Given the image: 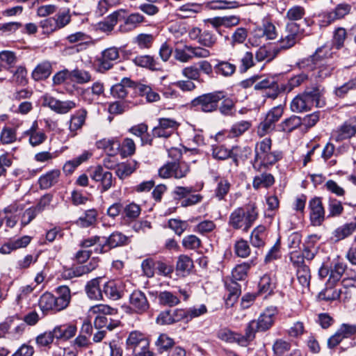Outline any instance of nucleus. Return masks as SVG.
<instances>
[{"label":"nucleus","instance_id":"nucleus-21","mask_svg":"<svg viewBox=\"0 0 356 356\" xmlns=\"http://www.w3.org/2000/svg\"><path fill=\"white\" fill-rule=\"evenodd\" d=\"M104 249L110 250L128 243V237L119 232L112 233L107 238L102 237Z\"/></svg>","mask_w":356,"mask_h":356},{"label":"nucleus","instance_id":"nucleus-64","mask_svg":"<svg viewBox=\"0 0 356 356\" xmlns=\"http://www.w3.org/2000/svg\"><path fill=\"white\" fill-rule=\"evenodd\" d=\"M222 102L220 106H218L220 112L224 115H232L234 112L235 104L234 101L229 97L225 96L224 99H221Z\"/></svg>","mask_w":356,"mask_h":356},{"label":"nucleus","instance_id":"nucleus-52","mask_svg":"<svg viewBox=\"0 0 356 356\" xmlns=\"http://www.w3.org/2000/svg\"><path fill=\"white\" fill-rule=\"evenodd\" d=\"M302 123L301 118L296 115H292L290 118L283 121L280 127L281 130L284 132H291L297 127H298Z\"/></svg>","mask_w":356,"mask_h":356},{"label":"nucleus","instance_id":"nucleus-51","mask_svg":"<svg viewBox=\"0 0 356 356\" xmlns=\"http://www.w3.org/2000/svg\"><path fill=\"white\" fill-rule=\"evenodd\" d=\"M254 265V263L253 261H250V262H243L237 265L232 272L233 278L236 280H243L246 277L248 270Z\"/></svg>","mask_w":356,"mask_h":356},{"label":"nucleus","instance_id":"nucleus-31","mask_svg":"<svg viewBox=\"0 0 356 356\" xmlns=\"http://www.w3.org/2000/svg\"><path fill=\"white\" fill-rule=\"evenodd\" d=\"M117 314V309L108 305L98 304L90 307L88 310L89 317L107 316Z\"/></svg>","mask_w":356,"mask_h":356},{"label":"nucleus","instance_id":"nucleus-59","mask_svg":"<svg viewBox=\"0 0 356 356\" xmlns=\"http://www.w3.org/2000/svg\"><path fill=\"white\" fill-rule=\"evenodd\" d=\"M193 267L192 259L186 255H181L179 257L176 268L177 271L185 273L189 272Z\"/></svg>","mask_w":356,"mask_h":356},{"label":"nucleus","instance_id":"nucleus-25","mask_svg":"<svg viewBox=\"0 0 356 356\" xmlns=\"http://www.w3.org/2000/svg\"><path fill=\"white\" fill-rule=\"evenodd\" d=\"M100 277H97L89 281L86 285V293L87 296L93 300H101L103 299V291L99 286Z\"/></svg>","mask_w":356,"mask_h":356},{"label":"nucleus","instance_id":"nucleus-16","mask_svg":"<svg viewBox=\"0 0 356 356\" xmlns=\"http://www.w3.org/2000/svg\"><path fill=\"white\" fill-rule=\"evenodd\" d=\"M333 52L330 45H324L318 48L315 53L307 60V65H318L320 63H328L332 57Z\"/></svg>","mask_w":356,"mask_h":356},{"label":"nucleus","instance_id":"nucleus-15","mask_svg":"<svg viewBox=\"0 0 356 356\" xmlns=\"http://www.w3.org/2000/svg\"><path fill=\"white\" fill-rule=\"evenodd\" d=\"M137 83L129 78L124 77L120 83L111 87V93L115 98L124 99L128 94L127 88H132L136 90Z\"/></svg>","mask_w":356,"mask_h":356},{"label":"nucleus","instance_id":"nucleus-17","mask_svg":"<svg viewBox=\"0 0 356 356\" xmlns=\"http://www.w3.org/2000/svg\"><path fill=\"white\" fill-rule=\"evenodd\" d=\"M77 331L74 323H65L56 326L53 329L55 338L57 339L68 340L75 336Z\"/></svg>","mask_w":356,"mask_h":356},{"label":"nucleus","instance_id":"nucleus-29","mask_svg":"<svg viewBox=\"0 0 356 356\" xmlns=\"http://www.w3.org/2000/svg\"><path fill=\"white\" fill-rule=\"evenodd\" d=\"M280 53L278 47H268L262 46L259 47L255 54L256 59L258 62L266 61L270 62Z\"/></svg>","mask_w":356,"mask_h":356},{"label":"nucleus","instance_id":"nucleus-61","mask_svg":"<svg viewBox=\"0 0 356 356\" xmlns=\"http://www.w3.org/2000/svg\"><path fill=\"white\" fill-rule=\"evenodd\" d=\"M40 27L42 29V33L46 35L51 34L58 31L54 17L41 20Z\"/></svg>","mask_w":356,"mask_h":356},{"label":"nucleus","instance_id":"nucleus-53","mask_svg":"<svg viewBox=\"0 0 356 356\" xmlns=\"http://www.w3.org/2000/svg\"><path fill=\"white\" fill-rule=\"evenodd\" d=\"M216 72L224 76H229L232 75L235 70L236 66L227 61H220L214 67Z\"/></svg>","mask_w":356,"mask_h":356},{"label":"nucleus","instance_id":"nucleus-18","mask_svg":"<svg viewBox=\"0 0 356 356\" xmlns=\"http://www.w3.org/2000/svg\"><path fill=\"white\" fill-rule=\"evenodd\" d=\"M277 311L275 308L266 309L256 321V323L260 330L264 332L268 330L274 323Z\"/></svg>","mask_w":356,"mask_h":356},{"label":"nucleus","instance_id":"nucleus-36","mask_svg":"<svg viewBox=\"0 0 356 356\" xmlns=\"http://www.w3.org/2000/svg\"><path fill=\"white\" fill-rule=\"evenodd\" d=\"M266 236V227L263 225H259L251 233L250 243L254 247H263L265 244Z\"/></svg>","mask_w":356,"mask_h":356},{"label":"nucleus","instance_id":"nucleus-34","mask_svg":"<svg viewBox=\"0 0 356 356\" xmlns=\"http://www.w3.org/2000/svg\"><path fill=\"white\" fill-rule=\"evenodd\" d=\"M297 279L299 284L302 287V292L305 290H309L311 280L310 269L307 265H300L297 268Z\"/></svg>","mask_w":356,"mask_h":356},{"label":"nucleus","instance_id":"nucleus-22","mask_svg":"<svg viewBox=\"0 0 356 356\" xmlns=\"http://www.w3.org/2000/svg\"><path fill=\"white\" fill-rule=\"evenodd\" d=\"M254 88L255 90L270 89L271 92H266V95L272 99L276 98L279 92L278 84L274 78H265L257 82Z\"/></svg>","mask_w":356,"mask_h":356},{"label":"nucleus","instance_id":"nucleus-2","mask_svg":"<svg viewBox=\"0 0 356 356\" xmlns=\"http://www.w3.org/2000/svg\"><path fill=\"white\" fill-rule=\"evenodd\" d=\"M257 217L258 212L254 204L245 208L238 207L230 213L229 225L235 229H243V232H247Z\"/></svg>","mask_w":356,"mask_h":356},{"label":"nucleus","instance_id":"nucleus-27","mask_svg":"<svg viewBox=\"0 0 356 356\" xmlns=\"http://www.w3.org/2000/svg\"><path fill=\"white\" fill-rule=\"evenodd\" d=\"M282 158V152L278 151L269 152L266 154L259 159V163H254L253 168L257 171H260L262 166L268 167L274 165Z\"/></svg>","mask_w":356,"mask_h":356},{"label":"nucleus","instance_id":"nucleus-30","mask_svg":"<svg viewBox=\"0 0 356 356\" xmlns=\"http://www.w3.org/2000/svg\"><path fill=\"white\" fill-rule=\"evenodd\" d=\"M312 65L313 76L321 79L330 76L335 68V66L329 63H320L318 65Z\"/></svg>","mask_w":356,"mask_h":356},{"label":"nucleus","instance_id":"nucleus-35","mask_svg":"<svg viewBox=\"0 0 356 356\" xmlns=\"http://www.w3.org/2000/svg\"><path fill=\"white\" fill-rule=\"evenodd\" d=\"M259 331L256 321H251L245 327V334H240L241 346H247L254 339L255 333Z\"/></svg>","mask_w":356,"mask_h":356},{"label":"nucleus","instance_id":"nucleus-62","mask_svg":"<svg viewBox=\"0 0 356 356\" xmlns=\"http://www.w3.org/2000/svg\"><path fill=\"white\" fill-rule=\"evenodd\" d=\"M0 140L3 144H10L17 140L16 130L11 128H3L0 134Z\"/></svg>","mask_w":356,"mask_h":356},{"label":"nucleus","instance_id":"nucleus-14","mask_svg":"<svg viewBox=\"0 0 356 356\" xmlns=\"http://www.w3.org/2000/svg\"><path fill=\"white\" fill-rule=\"evenodd\" d=\"M24 136L29 137V142L32 147H36L42 144L47 140V135L43 130L40 129L38 123L35 120L31 127L24 131Z\"/></svg>","mask_w":356,"mask_h":356},{"label":"nucleus","instance_id":"nucleus-58","mask_svg":"<svg viewBox=\"0 0 356 356\" xmlns=\"http://www.w3.org/2000/svg\"><path fill=\"white\" fill-rule=\"evenodd\" d=\"M234 252L239 257H248L250 254V248L248 241L243 239L236 241L234 245Z\"/></svg>","mask_w":356,"mask_h":356},{"label":"nucleus","instance_id":"nucleus-32","mask_svg":"<svg viewBox=\"0 0 356 356\" xmlns=\"http://www.w3.org/2000/svg\"><path fill=\"white\" fill-rule=\"evenodd\" d=\"M51 73V65L49 61L39 63L32 72V77L35 81L47 79Z\"/></svg>","mask_w":356,"mask_h":356},{"label":"nucleus","instance_id":"nucleus-63","mask_svg":"<svg viewBox=\"0 0 356 356\" xmlns=\"http://www.w3.org/2000/svg\"><path fill=\"white\" fill-rule=\"evenodd\" d=\"M190 170L189 165L184 161L175 162L173 172L174 177L181 179L186 176Z\"/></svg>","mask_w":356,"mask_h":356},{"label":"nucleus","instance_id":"nucleus-33","mask_svg":"<svg viewBox=\"0 0 356 356\" xmlns=\"http://www.w3.org/2000/svg\"><path fill=\"white\" fill-rule=\"evenodd\" d=\"M275 183V178L270 173H261L254 177L252 186L257 190L260 188H270Z\"/></svg>","mask_w":356,"mask_h":356},{"label":"nucleus","instance_id":"nucleus-48","mask_svg":"<svg viewBox=\"0 0 356 356\" xmlns=\"http://www.w3.org/2000/svg\"><path fill=\"white\" fill-rule=\"evenodd\" d=\"M218 337L227 343H237L241 346L240 333L233 332L227 328H223L218 331Z\"/></svg>","mask_w":356,"mask_h":356},{"label":"nucleus","instance_id":"nucleus-8","mask_svg":"<svg viewBox=\"0 0 356 356\" xmlns=\"http://www.w3.org/2000/svg\"><path fill=\"white\" fill-rule=\"evenodd\" d=\"M42 99L44 106L49 107L52 111L60 114H65L76 106L73 101H60L48 94L43 95Z\"/></svg>","mask_w":356,"mask_h":356},{"label":"nucleus","instance_id":"nucleus-10","mask_svg":"<svg viewBox=\"0 0 356 356\" xmlns=\"http://www.w3.org/2000/svg\"><path fill=\"white\" fill-rule=\"evenodd\" d=\"M125 283L120 280H109L104 284L103 292L105 296L111 300L120 299L124 294Z\"/></svg>","mask_w":356,"mask_h":356},{"label":"nucleus","instance_id":"nucleus-9","mask_svg":"<svg viewBox=\"0 0 356 356\" xmlns=\"http://www.w3.org/2000/svg\"><path fill=\"white\" fill-rule=\"evenodd\" d=\"M356 134V116L350 118L332 134V138L337 142L349 139Z\"/></svg>","mask_w":356,"mask_h":356},{"label":"nucleus","instance_id":"nucleus-4","mask_svg":"<svg viewBox=\"0 0 356 356\" xmlns=\"http://www.w3.org/2000/svg\"><path fill=\"white\" fill-rule=\"evenodd\" d=\"M119 57L120 53L118 48L113 47L104 49L100 56L95 58V65L97 71L104 73L111 70Z\"/></svg>","mask_w":356,"mask_h":356},{"label":"nucleus","instance_id":"nucleus-3","mask_svg":"<svg viewBox=\"0 0 356 356\" xmlns=\"http://www.w3.org/2000/svg\"><path fill=\"white\" fill-rule=\"evenodd\" d=\"M224 97L225 93L223 91H214L195 97L191 101V105L202 112L212 113L217 111L219 102Z\"/></svg>","mask_w":356,"mask_h":356},{"label":"nucleus","instance_id":"nucleus-5","mask_svg":"<svg viewBox=\"0 0 356 356\" xmlns=\"http://www.w3.org/2000/svg\"><path fill=\"white\" fill-rule=\"evenodd\" d=\"M300 38L301 33L299 25L295 22L287 23L284 34L279 40L280 51L291 48L300 40Z\"/></svg>","mask_w":356,"mask_h":356},{"label":"nucleus","instance_id":"nucleus-7","mask_svg":"<svg viewBox=\"0 0 356 356\" xmlns=\"http://www.w3.org/2000/svg\"><path fill=\"white\" fill-rule=\"evenodd\" d=\"M133 313L142 314L149 308V301L145 294L140 291H134L129 297V307Z\"/></svg>","mask_w":356,"mask_h":356},{"label":"nucleus","instance_id":"nucleus-23","mask_svg":"<svg viewBox=\"0 0 356 356\" xmlns=\"http://www.w3.org/2000/svg\"><path fill=\"white\" fill-rule=\"evenodd\" d=\"M31 242V237L24 236L19 238L10 241L5 243L0 248V252L2 254H9L12 251L26 247Z\"/></svg>","mask_w":356,"mask_h":356},{"label":"nucleus","instance_id":"nucleus-28","mask_svg":"<svg viewBox=\"0 0 356 356\" xmlns=\"http://www.w3.org/2000/svg\"><path fill=\"white\" fill-rule=\"evenodd\" d=\"M38 305L43 312L49 311L58 312L55 296L51 293L46 292L43 293L39 299Z\"/></svg>","mask_w":356,"mask_h":356},{"label":"nucleus","instance_id":"nucleus-60","mask_svg":"<svg viewBox=\"0 0 356 356\" xmlns=\"http://www.w3.org/2000/svg\"><path fill=\"white\" fill-rule=\"evenodd\" d=\"M120 149H121L122 156H129L135 153L136 145L132 139L126 138L123 140L122 144H120Z\"/></svg>","mask_w":356,"mask_h":356},{"label":"nucleus","instance_id":"nucleus-24","mask_svg":"<svg viewBox=\"0 0 356 356\" xmlns=\"http://www.w3.org/2000/svg\"><path fill=\"white\" fill-rule=\"evenodd\" d=\"M356 230V218L337 227L333 232L335 241H339L350 236Z\"/></svg>","mask_w":356,"mask_h":356},{"label":"nucleus","instance_id":"nucleus-13","mask_svg":"<svg viewBox=\"0 0 356 356\" xmlns=\"http://www.w3.org/2000/svg\"><path fill=\"white\" fill-rule=\"evenodd\" d=\"M87 115L88 111L85 108L79 109L71 115L69 122V131L71 136H75L77 134V131L83 127Z\"/></svg>","mask_w":356,"mask_h":356},{"label":"nucleus","instance_id":"nucleus-56","mask_svg":"<svg viewBox=\"0 0 356 356\" xmlns=\"http://www.w3.org/2000/svg\"><path fill=\"white\" fill-rule=\"evenodd\" d=\"M305 15V10L300 6H294L290 8L286 14V18L293 22L301 19Z\"/></svg>","mask_w":356,"mask_h":356},{"label":"nucleus","instance_id":"nucleus-55","mask_svg":"<svg viewBox=\"0 0 356 356\" xmlns=\"http://www.w3.org/2000/svg\"><path fill=\"white\" fill-rule=\"evenodd\" d=\"M202 6L197 3H186L180 6L178 10L183 14H180L182 17H191L195 14L201 11Z\"/></svg>","mask_w":356,"mask_h":356},{"label":"nucleus","instance_id":"nucleus-44","mask_svg":"<svg viewBox=\"0 0 356 356\" xmlns=\"http://www.w3.org/2000/svg\"><path fill=\"white\" fill-rule=\"evenodd\" d=\"M136 92L141 96H145L149 102H155L160 99L159 95L154 91L149 86L138 83L136 86Z\"/></svg>","mask_w":356,"mask_h":356},{"label":"nucleus","instance_id":"nucleus-41","mask_svg":"<svg viewBox=\"0 0 356 356\" xmlns=\"http://www.w3.org/2000/svg\"><path fill=\"white\" fill-rule=\"evenodd\" d=\"M226 286L228 292L226 298V305L232 306L241 294V287L235 281H231L229 284H226Z\"/></svg>","mask_w":356,"mask_h":356},{"label":"nucleus","instance_id":"nucleus-37","mask_svg":"<svg viewBox=\"0 0 356 356\" xmlns=\"http://www.w3.org/2000/svg\"><path fill=\"white\" fill-rule=\"evenodd\" d=\"M145 22V17L139 13L130 14L124 20L123 26L120 29L123 31H129L136 28L139 24Z\"/></svg>","mask_w":356,"mask_h":356},{"label":"nucleus","instance_id":"nucleus-45","mask_svg":"<svg viewBox=\"0 0 356 356\" xmlns=\"http://www.w3.org/2000/svg\"><path fill=\"white\" fill-rule=\"evenodd\" d=\"M271 145L272 142L269 138H266L256 144L254 163H257L259 159L270 151Z\"/></svg>","mask_w":356,"mask_h":356},{"label":"nucleus","instance_id":"nucleus-50","mask_svg":"<svg viewBox=\"0 0 356 356\" xmlns=\"http://www.w3.org/2000/svg\"><path fill=\"white\" fill-rule=\"evenodd\" d=\"M71 81L79 84H83L92 81L90 73L84 70L74 69L70 72Z\"/></svg>","mask_w":356,"mask_h":356},{"label":"nucleus","instance_id":"nucleus-11","mask_svg":"<svg viewBox=\"0 0 356 356\" xmlns=\"http://www.w3.org/2000/svg\"><path fill=\"white\" fill-rule=\"evenodd\" d=\"M178 124L176 121L170 118H161L159 121V124L152 130V134L154 137L168 138L176 130Z\"/></svg>","mask_w":356,"mask_h":356},{"label":"nucleus","instance_id":"nucleus-46","mask_svg":"<svg viewBox=\"0 0 356 356\" xmlns=\"http://www.w3.org/2000/svg\"><path fill=\"white\" fill-rule=\"evenodd\" d=\"M65 40L70 44L77 43L79 45L84 47L90 43V38L81 31L72 33L67 35Z\"/></svg>","mask_w":356,"mask_h":356},{"label":"nucleus","instance_id":"nucleus-20","mask_svg":"<svg viewBox=\"0 0 356 356\" xmlns=\"http://www.w3.org/2000/svg\"><path fill=\"white\" fill-rule=\"evenodd\" d=\"M57 294L56 298V305L58 312L66 309L71 301V292L68 286L65 285L60 286L56 289Z\"/></svg>","mask_w":356,"mask_h":356},{"label":"nucleus","instance_id":"nucleus-49","mask_svg":"<svg viewBox=\"0 0 356 356\" xmlns=\"http://www.w3.org/2000/svg\"><path fill=\"white\" fill-rule=\"evenodd\" d=\"M154 40V36L152 34L140 33L134 39V43L139 49H149Z\"/></svg>","mask_w":356,"mask_h":356},{"label":"nucleus","instance_id":"nucleus-38","mask_svg":"<svg viewBox=\"0 0 356 356\" xmlns=\"http://www.w3.org/2000/svg\"><path fill=\"white\" fill-rule=\"evenodd\" d=\"M124 12L123 10H119L111 14L104 21L98 24L99 29L106 33L112 31L118 22V17L121 13Z\"/></svg>","mask_w":356,"mask_h":356},{"label":"nucleus","instance_id":"nucleus-19","mask_svg":"<svg viewBox=\"0 0 356 356\" xmlns=\"http://www.w3.org/2000/svg\"><path fill=\"white\" fill-rule=\"evenodd\" d=\"M127 344L129 348L133 349V351L140 348L149 347V341L145 335L139 331L131 332L127 339Z\"/></svg>","mask_w":356,"mask_h":356},{"label":"nucleus","instance_id":"nucleus-12","mask_svg":"<svg viewBox=\"0 0 356 356\" xmlns=\"http://www.w3.org/2000/svg\"><path fill=\"white\" fill-rule=\"evenodd\" d=\"M310 220L313 226H320L325 220V210L320 198L315 197L309 202Z\"/></svg>","mask_w":356,"mask_h":356},{"label":"nucleus","instance_id":"nucleus-43","mask_svg":"<svg viewBox=\"0 0 356 356\" xmlns=\"http://www.w3.org/2000/svg\"><path fill=\"white\" fill-rule=\"evenodd\" d=\"M138 166L139 163L136 161L133 160L127 163L119 165L115 172L120 179H124L132 174Z\"/></svg>","mask_w":356,"mask_h":356},{"label":"nucleus","instance_id":"nucleus-47","mask_svg":"<svg viewBox=\"0 0 356 356\" xmlns=\"http://www.w3.org/2000/svg\"><path fill=\"white\" fill-rule=\"evenodd\" d=\"M133 62L138 67H145L149 70L156 69V62L150 55L136 56L133 59Z\"/></svg>","mask_w":356,"mask_h":356},{"label":"nucleus","instance_id":"nucleus-40","mask_svg":"<svg viewBox=\"0 0 356 356\" xmlns=\"http://www.w3.org/2000/svg\"><path fill=\"white\" fill-rule=\"evenodd\" d=\"M81 247L84 248H88L92 246L95 245V251L97 253H104L107 252L106 249H104V245L103 244L102 237L98 236H94L86 239H83L81 243Z\"/></svg>","mask_w":356,"mask_h":356},{"label":"nucleus","instance_id":"nucleus-42","mask_svg":"<svg viewBox=\"0 0 356 356\" xmlns=\"http://www.w3.org/2000/svg\"><path fill=\"white\" fill-rule=\"evenodd\" d=\"M60 174L59 170H52L41 176L39 179L40 187L47 189L52 186L58 181Z\"/></svg>","mask_w":356,"mask_h":356},{"label":"nucleus","instance_id":"nucleus-54","mask_svg":"<svg viewBox=\"0 0 356 356\" xmlns=\"http://www.w3.org/2000/svg\"><path fill=\"white\" fill-rule=\"evenodd\" d=\"M275 287V283L268 275H264L259 282V292L270 294Z\"/></svg>","mask_w":356,"mask_h":356},{"label":"nucleus","instance_id":"nucleus-57","mask_svg":"<svg viewBox=\"0 0 356 356\" xmlns=\"http://www.w3.org/2000/svg\"><path fill=\"white\" fill-rule=\"evenodd\" d=\"M248 37V31L243 27L237 28L232 33L230 38V44L234 47L236 44L243 43Z\"/></svg>","mask_w":356,"mask_h":356},{"label":"nucleus","instance_id":"nucleus-39","mask_svg":"<svg viewBox=\"0 0 356 356\" xmlns=\"http://www.w3.org/2000/svg\"><path fill=\"white\" fill-rule=\"evenodd\" d=\"M159 305L166 307H175L180 303L179 298L168 291L159 292L157 296Z\"/></svg>","mask_w":356,"mask_h":356},{"label":"nucleus","instance_id":"nucleus-26","mask_svg":"<svg viewBox=\"0 0 356 356\" xmlns=\"http://www.w3.org/2000/svg\"><path fill=\"white\" fill-rule=\"evenodd\" d=\"M98 149H102L104 152L110 155L114 156L117 154L120 148V143L114 138H104L96 143Z\"/></svg>","mask_w":356,"mask_h":356},{"label":"nucleus","instance_id":"nucleus-1","mask_svg":"<svg viewBox=\"0 0 356 356\" xmlns=\"http://www.w3.org/2000/svg\"><path fill=\"white\" fill-rule=\"evenodd\" d=\"M321 98V91L318 88L307 89L291 101V110L295 113L307 112L311 110L314 104L317 107H322L324 105V101Z\"/></svg>","mask_w":356,"mask_h":356},{"label":"nucleus","instance_id":"nucleus-6","mask_svg":"<svg viewBox=\"0 0 356 356\" xmlns=\"http://www.w3.org/2000/svg\"><path fill=\"white\" fill-rule=\"evenodd\" d=\"M351 6L350 4L339 3L332 11L323 13L320 15V25L327 26L337 20L341 19L349 14Z\"/></svg>","mask_w":356,"mask_h":356}]
</instances>
